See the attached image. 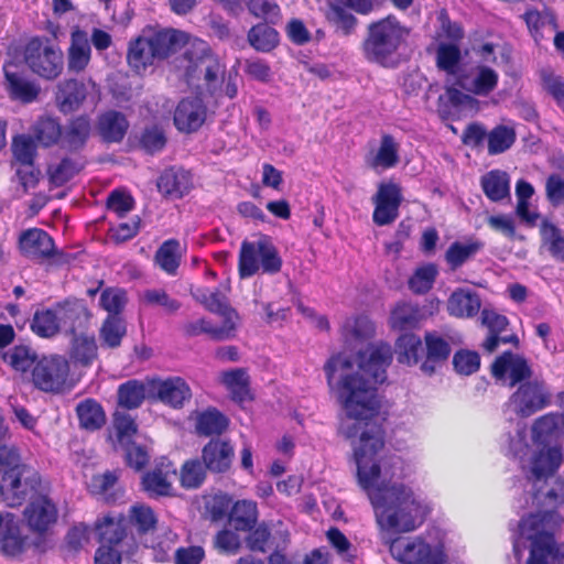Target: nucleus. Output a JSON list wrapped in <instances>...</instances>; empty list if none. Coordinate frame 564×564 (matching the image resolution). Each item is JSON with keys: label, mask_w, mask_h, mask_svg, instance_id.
<instances>
[{"label": "nucleus", "mask_w": 564, "mask_h": 564, "mask_svg": "<svg viewBox=\"0 0 564 564\" xmlns=\"http://www.w3.org/2000/svg\"><path fill=\"white\" fill-rule=\"evenodd\" d=\"M392 359L391 345L381 340L369 344L357 354V370H354V361L339 352L326 361L324 371L329 387H333L336 372H340L336 394L345 421L340 423L339 431L348 440L359 436V446L354 452L359 482L368 490L380 522L411 529V511L415 505L408 488L394 486L370 490L380 471L378 464L370 463L384 447V429L378 423L381 402L377 386L387 380V369Z\"/></svg>", "instance_id": "nucleus-1"}, {"label": "nucleus", "mask_w": 564, "mask_h": 564, "mask_svg": "<svg viewBox=\"0 0 564 564\" xmlns=\"http://www.w3.org/2000/svg\"><path fill=\"white\" fill-rule=\"evenodd\" d=\"M185 32L175 29L148 28L131 39L127 48V63L137 74L165 61L187 43Z\"/></svg>", "instance_id": "nucleus-2"}, {"label": "nucleus", "mask_w": 564, "mask_h": 564, "mask_svg": "<svg viewBox=\"0 0 564 564\" xmlns=\"http://www.w3.org/2000/svg\"><path fill=\"white\" fill-rule=\"evenodd\" d=\"M410 32L393 14L369 23L361 43L364 57L384 68L395 67L399 64V51L405 45Z\"/></svg>", "instance_id": "nucleus-3"}, {"label": "nucleus", "mask_w": 564, "mask_h": 564, "mask_svg": "<svg viewBox=\"0 0 564 564\" xmlns=\"http://www.w3.org/2000/svg\"><path fill=\"white\" fill-rule=\"evenodd\" d=\"M562 522L563 518L556 510L530 513L520 520V533L531 541L527 564H549V556L558 558L564 554V543L557 544L553 532L547 531Z\"/></svg>", "instance_id": "nucleus-4"}, {"label": "nucleus", "mask_w": 564, "mask_h": 564, "mask_svg": "<svg viewBox=\"0 0 564 564\" xmlns=\"http://www.w3.org/2000/svg\"><path fill=\"white\" fill-rule=\"evenodd\" d=\"M24 505L22 521L33 536V545L40 549L53 534L59 517L58 505L53 498V487Z\"/></svg>", "instance_id": "nucleus-5"}, {"label": "nucleus", "mask_w": 564, "mask_h": 564, "mask_svg": "<svg viewBox=\"0 0 564 564\" xmlns=\"http://www.w3.org/2000/svg\"><path fill=\"white\" fill-rule=\"evenodd\" d=\"M282 258L270 236L260 234L257 241L245 239L240 245L238 274L240 279L253 276L261 269L263 273L275 274L281 271Z\"/></svg>", "instance_id": "nucleus-6"}, {"label": "nucleus", "mask_w": 564, "mask_h": 564, "mask_svg": "<svg viewBox=\"0 0 564 564\" xmlns=\"http://www.w3.org/2000/svg\"><path fill=\"white\" fill-rule=\"evenodd\" d=\"M52 487L51 480L34 467L28 466L6 481H0V502L10 508H19Z\"/></svg>", "instance_id": "nucleus-7"}, {"label": "nucleus", "mask_w": 564, "mask_h": 564, "mask_svg": "<svg viewBox=\"0 0 564 564\" xmlns=\"http://www.w3.org/2000/svg\"><path fill=\"white\" fill-rule=\"evenodd\" d=\"M23 62L36 76L54 80L63 73L64 55L48 39L31 37L24 45Z\"/></svg>", "instance_id": "nucleus-8"}, {"label": "nucleus", "mask_w": 564, "mask_h": 564, "mask_svg": "<svg viewBox=\"0 0 564 564\" xmlns=\"http://www.w3.org/2000/svg\"><path fill=\"white\" fill-rule=\"evenodd\" d=\"M389 552L401 564H445L447 560L441 547L431 545L420 536L392 539Z\"/></svg>", "instance_id": "nucleus-9"}, {"label": "nucleus", "mask_w": 564, "mask_h": 564, "mask_svg": "<svg viewBox=\"0 0 564 564\" xmlns=\"http://www.w3.org/2000/svg\"><path fill=\"white\" fill-rule=\"evenodd\" d=\"M69 376V360L62 355H43L31 371L33 386L46 393L63 391Z\"/></svg>", "instance_id": "nucleus-10"}, {"label": "nucleus", "mask_w": 564, "mask_h": 564, "mask_svg": "<svg viewBox=\"0 0 564 564\" xmlns=\"http://www.w3.org/2000/svg\"><path fill=\"white\" fill-rule=\"evenodd\" d=\"M551 403L552 394L546 383L539 379L519 384L509 398L511 409L521 419L535 414Z\"/></svg>", "instance_id": "nucleus-11"}, {"label": "nucleus", "mask_w": 564, "mask_h": 564, "mask_svg": "<svg viewBox=\"0 0 564 564\" xmlns=\"http://www.w3.org/2000/svg\"><path fill=\"white\" fill-rule=\"evenodd\" d=\"M2 73L3 86L11 100L29 105L39 99L41 86L28 75L21 62L4 61Z\"/></svg>", "instance_id": "nucleus-12"}, {"label": "nucleus", "mask_w": 564, "mask_h": 564, "mask_svg": "<svg viewBox=\"0 0 564 564\" xmlns=\"http://www.w3.org/2000/svg\"><path fill=\"white\" fill-rule=\"evenodd\" d=\"M176 469L173 463L162 458L153 468L141 476L140 488L150 499L174 496L173 478Z\"/></svg>", "instance_id": "nucleus-13"}, {"label": "nucleus", "mask_w": 564, "mask_h": 564, "mask_svg": "<svg viewBox=\"0 0 564 564\" xmlns=\"http://www.w3.org/2000/svg\"><path fill=\"white\" fill-rule=\"evenodd\" d=\"M19 250L23 257L37 263L63 256L56 247L52 236L41 228H29L19 236Z\"/></svg>", "instance_id": "nucleus-14"}, {"label": "nucleus", "mask_w": 564, "mask_h": 564, "mask_svg": "<svg viewBox=\"0 0 564 564\" xmlns=\"http://www.w3.org/2000/svg\"><path fill=\"white\" fill-rule=\"evenodd\" d=\"M402 189L393 182H382L372 197L375 205L372 220L378 226L392 224L399 217V208L402 204Z\"/></svg>", "instance_id": "nucleus-15"}, {"label": "nucleus", "mask_w": 564, "mask_h": 564, "mask_svg": "<svg viewBox=\"0 0 564 564\" xmlns=\"http://www.w3.org/2000/svg\"><path fill=\"white\" fill-rule=\"evenodd\" d=\"M491 375L497 380H503L508 375L509 386L518 387L525 381H532L533 371L524 356L507 350L494 360Z\"/></svg>", "instance_id": "nucleus-16"}, {"label": "nucleus", "mask_w": 564, "mask_h": 564, "mask_svg": "<svg viewBox=\"0 0 564 564\" xmlns=\"http://www.w3.org/2000/svg\"><path fill=\"white\" fill-rule=\"evenodd\" d=\"M148 386L151 395L173 409H182L192 398V390L182 377L154 378Z\"/></svg>", "instance_id": "nucleus-17"}, {"label": "nucleus", "mask_w": 564, "mask_h": 564, "mask_svg": "<svg viewBox=\"0 0 564 564\" xmlns=\"http://www.w3.org/2000/svg\"><path fill=\"white\" fill-rule=\"evenodd\" d=\"M207 119V107L198 97L182 98L175 107L173 123L181 133L197 132Z\"/></svg>", "instance_id": "nucleus-18"}, {"label": "nucleus", "mask_w": 564, "mask_h": 564, "mask_svg": "<svg viewBox=\"0 0 564 564\" xmlns=\"http://www.w3.org/2000/svg\"><path fill=\"white\" fill-rule=\"evenodd\" d=\"M235 458V446L229 438L212 437L202 448L200 459L215 475L227 474Z\"/></svg>", "instance_id": "nucleus-19"}, {"label": "nucleus", "mask_w": 564, "mask_h": 564, "mask_svg": "<svg viewBox=\"0 0 564 564\" xmlns=\"http://www.w3.org/2000/svg\"><path fill=\"white\" fill-rule=\"evenodd\" d=\"M423 359L420 369L423 373L432 376L438 368L445 365L452 354L449 337L441 335L436 330L424 334Z\"/></svg>", "instance_id": "nucleus-20"}, {"label": "nucleus", "mask_w": 564, "mask_h": 564, "mask_svg": "<svg viewBox=\"0 0 564 564\" xmlns=\"http://www.w3.org/2000/svg\"><path fill=\"white\" fill-rule=\"evenodd\" d=\"M58 310L61 325L72 336L85 333L89 326L91 313L87 304L82 299H66L56 304Z\"/></svg>", "instance_id": "nucleus-21"}, {"label": "nucleus", "mask_w": 564, "mask_h": 564, "mask_svg": "<svg viewBox=\"0 0 564 564\" xmlns=\"http://www.w3.org/2000/svg\"><path fill=\"white\" fill-rule=\"evenodd\" d=\"M481 323L488 328L489 333L481 345L485 351L489 354L494 352L498 348L499 344L519 345V338L517 335H502L509 326V321L505 315H501L494 310L484 308L481 311Z\"/></svg>", "instance_id": "nucleus-22"}, {"label": "nucleus", "mask_w": 564, "mask_h": 564, "mask_svg": "<svg viewBox=\"0 0 564 564\" xmlns=\"http://www.w3.org/2000/svg\"><path fill=\"white\" fill-rule=\"evenodd\" d=\"M130 128L127 116L115 109L100 112L96 121V132L106 144L121 143Z\"/></svg>", "instance_id": "nucleus-23"}, {"label": "nucleus", "mask_w": 564, "mask_h": 564, "mask_svg": "<svg viewBox=\"0 0 564 564\" xmlns=\"http://www.w3.org/2000/svg\"><path fill=\"white\" fill-rule=\"evenodd\" d=\"M156 187L163 197L180 199L192 188V176L181 167L170 166L158 177Z\"/></svg>", "instance_id": "nucleus-24"}, {"label": "nucleus", "mask_w": 564, "mask_h": 564, "mask_svg": "<svg viewBox=\"0 0 564 564\" xmlns=\"http://www.w3.org/2000/svg\"><path fill=\"white\" fill-rule=\"evenodd\" d=\"M100 544L118 546L128 535V520L122 513H107L95 523Z\"/></svg>", "instance_id": "nucleus-25"}, {"label": "nucleus", "mask_w": 564, "mask_h": 564, "mask_svg": "<svg viewBox=\"0 0 564 564\" xmlns=\"http://www.w3.org/2000/svg\"><path fill=\"white\" fill-rule=\"evenodd\" d=\"M563 463V453L560 446H547L539 449L531 458V479L540 481L556 474Z\"/></svg>", "instance_id": "nucleus-26"}, {"label": "nucleus", "mask_w": 564, "mask_h": 564, "mask_svg": "<svg viewBox=\"0 0 564 564\" xmlns=\"http://www.w3.org/2000/svg\"><path fill=\"white\" fill-rule=\"evenodd\" d=\"M120 469L106 470L90 478L89 492L107 503H113L123 497L124 490L119 486Z\"/></svg>", "instance_id": "nucleus-27"}, {"label": "nucleus", "mask_w": 564, "mask_h": 564, "mask_svg": "<svg viewBox=\"0 0 564 564\" xmlns=\"http://www.w3.org/2000/svg\"><path fill=\"white\" fill-rule=\"evenodd\" d=\"M87 88L84 82L67 78L58 83L55 96L61 112L67 115L77 110L86 100Z\"/></svg>", "instance_id": "nucleus-28"}, {"label": "nucleus", "mask_w": 564, "mask_h": 564, "mask_svg": "<svg viewBox=\"0 0 564 564\" xmlns=\"http://www.w3.org/2000/svg\"><path fill=\"white\" fill-rule=\"evenodd\" d=\"M91 59V47L87 33L76 29L70 33V44L67 47V69L80 74L86 70Z\"/></svg>", "instance_id": "nucleus-29"}, {"label": "nucleus", "mask_w": 564, "mask_h": 564, "mask_svg": "<svg viewBox=\"0 0 564 564\" xmlns=\"http://www.w3.org/2000/svg\"><path fill=\"white\" fill-rule=\"evenodd\" d=\"M30 545L29 535L24 534L17 520L6 521L0 532V553L8 558L22 555Z\"/></svg>", "instance_id": "nucleus-30"}, {"label": "nucleus", "mask_w": 564, "mask_h": 564, "mask_svg": "<svg viewBox=\"0 0 564 564\" xmlns=\"http://www.w3.org/2000/svg\"><path fill=\"white\" fill-rule=\"evenodd\" d=\"M93 131L91 119L87 115L70 118L63 133V147L72 152L83 150Z\"/></svg>", "instance_id": "nucleus-31"}, {"label": "nucleus", "mask_w": 564, "mask_h": 564, "mask_svg": "<svg viewBox=\"0 0 564 564\" xmlns=\"http://www.w3.org/2000/svg\"><path fill=\"white\" fill-rule=\"evenodd\" d=\"M564 433V413L550 412L538 417L532 424V440L549 445Z\"/></svg>", "instance_id": "nucleus-32"}, {"label": "nucleus", "mask_w": 564, "mask_h": 564, "mask_svg": "<svg viewBox=\"0 0 564 564\" xmlns=\"http://www.w3.org/2000/svg\"><path fill=\"white\" fill-rule=\"evenodd\" d=\"M480 307V296L469 289L455 290L447 301L448 314L458 318H471L478 314Z\"/></svg>", "instance_id": "nucleus-33"}, {"label": "nucleus", "mask_w": 564, "mask_h": 564, "mask_svg": "<svg viewBox=\"0 0 564 564\" xmlns=\"http://www.w3.org/2000/svg\"><path fill=\"white\" fill-rule=\"evenodd\" d=\"M220 382L229 391L231 400L236 403L242 404L253 400L247 369L235 368L223 371L220 373Z\"/></svg>", "instance_id": "nucleus-34"}, {"label": "nucleus", "mask_w": 564, "mask_h": 564, "mask_svg": "<svg viewBox=\"0 0 564 564\" xmlns=\"http://www.w3.org/2000/svg\"><path fill=\"white\" fill-rule=\"evenodd\" d=\"M399 161V143L389 133H383L378 150L366 156L367 166L375 171L392 169Z\"/></svg>", "instance_id": "nucleus-35"}, {"label": "nucleus", "mask_w": 564, "mask_h": 564, "mask_svg": "<svg viewBox=\"0 0 564 564\" xmlns=\"http://www.w3.org/2000/svg\"><path fill=\"white\" fill-rule=\"evenodd\" d=\"M68 356L74 366L90 367L98 359V345L95 335L82 333L73 336Z\"/></svg>", "instance_id": "nucleus-36"}, {"label": "nucleus", "mask_w": 564, "mask_h": 564, "mask_svg": "<svg viewBox=\"0 0 564 564\" xmlns=\"http://www.w3.org/2000/svg\"><path fill=\"white\" fill-rule=\"evenodd\" d=\"M422 313L417 305L409 302H399L392 308L389 317V326L395 332L413 333L420 327Z\"/></svg>", "instance_id": "nucleus-37"}, {"label": "nucleus", "mask_w": 564, "mask_h": 564, "mask_svg": "<svg viewBox=\"0 0 564 564\" xmlns=\"http://www.w3.org/2000/svg\"><path fill=\"white\" fill-rule=\"evenodd\" d=\"M75 412L79 427L87 432L98 431L107 422L102 405L94 398H86L78 402Z\"/></svg>", "instance_id": "nucleus-38"}, {"label": "nucleus", "mask_w": 564, "mask_h": 564, "mask_svg": "<svg viewBox=\"0 0 564 564\" xmlns=\"http://www.w3.org/2000/svg\"><path fill=\"white\" fill-rule=\"evenodd\" d=\"M39 359L36 350L25 344L14 345L2 355L3 362L21 376L31 375Z\"/></svg>", "instance_id": "nucleus-39"}, {"label": "nucleus", "mask_w": 564, "mask_h": 564, "mask_svg": "<svg viewBox=\"0 0 564 564\" xmlns=\"http://www.w3.org/2000/svg\"><path fill=\"white\" fill-rule=\"evenodd\" d=\"M484 246L482 241L474 238H470L465 242L454 241L445 252V261L452 271H456L466 262L474 259L476 254L484 249Z\"/></svg>", "instance_id": "nucleus-40"}, {"label": "nucleus", "mask_w": 564, "mask_h": 564, "mask_svg": "<svg viewBox=\"0 0 564 564\" xmlns=\"http://www.w3.org/2000/svg\"><path fill=\"white\" fill-rule=\"evenodd\" d=\"M258 505L253 500L241 499L232 503L229 521L238 532H247L258 523Z\"/></svg>", "instance_id": "nucleus-41"}, {"label": "nucleus", "mask_w": 564, "mask_h": 564, "mask_svg": "<svg viewBox=\"0 0 564 564\" xmlns=\"http://www.w3.org/2000/svg\"><path fill=\"white\" fill-rule=\"evenodd\" d=\"M184 334L188 337H195L200 334H207L213 340L223 341L235 337L236 325L234 322L225 321L221 326H214L205 318L189 322L183 327Z\"/></svg>", "instance_id": "nucleus-42"}, {"label": "nucleus", "mask_w": 564, "mask_h": 564, "mask_svg": "<svg viewBox=\"0 0 564 564\" xmlns=\"http://www.w3.org/2000/svg\"><path fill=\"white\" fill-rule=\"evenodd\" d=\"M229 419L216 408H208L196 419V432L206 437H220L229 427Z\"/></svg>", "instance_id": "nucleus-43"}, {"label": "nucleus", "mask_w": 564, "mask_h": 564, "mask_svg": "<svg viewBox=\"0 0 564 564\" xmlns=\"http://www.w3.org/2000/svg\"><path fill=\"white\" fill-rule=\"evenodd\" d=\"M414 333L401 334L395 340V352L400 364L415 366L423 359V344Z\"/></svg>", "instance_id": "nucleus-44"}, {"label": "nucleus", "mask_w": 564, "mask_h": 564, "mask_svg": "<svg viewBox=\"0 0 564 564\" xmlns=\"http://www.w3.org/2000/svg\"><path fill=\"white\" fill-rule=\"evenodd\" d=\"M34 139L44 148L57 144L63 140V127L55 117L40 116L32 128Z\"/></svg>", "instance_id": "nucleus-45"}, {"label": "nucleus", "mask_w": 564, "mask_h": 564, "mask_svg": "<svg viewBox=\"0 0 564 564\" xmlns=\"http://www.w3.org/2000/svg\"><path fill=\"white\" fill-rule=\"evenodd\" d=\"M138 148L145 154L155 155L162 152L167 144V135L161 123L144 126L137 137Z\"/></svg>", "instance_id": "nucleus-46"}, {"label": "nucleus", "mask_w": 564, "mask_h": 564, "mask_svg": "<svg viewBox=\"0 0 564 564\" xmlns=\"http://www.w3.org/2000/svg\"><path fill=\"white\" fill-rule=\"evenodd\" d=\"M30 328L40 338H52L61 330L58 310H36L30 322Z\"/></svg>", "instance_id": "nucleus-47"}, {"label": "nucleus", "mask_w": 564, "mask_h": 564, "mask_svg": "<svg viewBox=\"0 0 564 564\" xmlns=\"http://www.w3.org/2000/svg\"><path fill=\"white\" fill-rule=\"evenodd\" d=\"M539 231L542 247L547 250L554 260L564 263V234L562 229L545 218L541 221Z\"/></svg>", "instance_id": "nucleus-48"}, {"label": "nucleus", "mask_w": 564, "mask_h": 564, "mask_svg": "<svg viewBox=\"0 0 564 564\" xmlns=\"http://www.w3.org/2000/svg\"><path fill=\"white\" fill-rule=\"evenodd\" d=\"M126 518L128 527H133L139 535H147L156 530L158 517L154 510L144 503L131 506Z\"/></svg>", "instance_id": "nucleus-49"}, {"label": "nucleus", "mask_w": 564, "mask_h": 564, "mask_svg": "<svg viewBox=\"0 0 564 564\" xmlns=\"http://www.w3.org/2000/svg\"><path fill=\"white\" fill-rule=\"evenodd\" d=\"M127 334V325L121 316L108 314L99 329V338L104 347L116 349L120 347Z\"/></svg>", "instance_id": "nucleus-50"}, {"label": "nucleus", "mask_w": 564, "mask_h": 564, "mask_svg": "<svg viewBox=\"0 0 564 564\" xmlns=\"http://www.w3.org/2000/svg\"><path fill=\"white\" fill-rule=\"evenodd\" d=\"M484 194L491 202H500L509 195V177L506 172L492 170L480 178Z\"/></svg>", "instance_id": "nucleus-51"}, {"label": "nucleus", "mask_w": 564, "mask_h": 564, "mask_svg": "<svg viewBox=\"0 0 564 564\" xmlns=\"http://www.w3.org/2000/svg\"><path fill=\"white\" fill-rule=\"evenodd\" d=\"M180 241L175 238L165 240L155 252V262L169 275H175L181 264Z\"/></svg>", "instance_id": "nucleus-52"}, {"label": "nucleus", "mask_w": 564, "mask_h": 564, "mask_svg": "<svg viewBox=\"0 0 564 564\" xmlns=\"http://www.w3.org/2000/svg\"><path fill=\"white\" fill-rule=\"evenodd\" d=\"M460 46L456 43L440 42L435 48V65L438 70L455 75L462 62Z\"/></svg>", "instance_id": "nucleus-53"}, {"label": "nucleus", "mask_w": 564, "mask_h": 564, "mask_svg": "<svg viewBox=\"0 0 564 564\" xmlns=\"http://www.w3.org/2000/svg\"><path fill=\"white\" fill-rule=\"evenodd\" d=\"M278 31L269 22L258 23L248 32L249 44L259 52H270L279 44Z\"/></svg>", "instance_id": "nucleus-54"}, {"label": "nucleus", "mask_w": 564, "mask_h": 564, "mask_svg": "<svg viewBox=\"0 0 564 564\" xmlns=\"http://www.w3.org/2000/svg\"><path fill=\"white\" fill-rule=\"evenodd\" d=\"M208 471L200 458L187 459L180 470V484L184 489H197L205 482Z\"/></svg>", "instance_id": "nucleus-55"}, {"label": "nucleus", "mask_w": 564, "mask_h": 564, "mask_svg": "<svg viewBox=\"0 0 564 564\" xmlns=\"http://www.w3.org/2000/svg\"><path fill=\"white\" fill-rule=\"evenodd\" d=\"M499 84V74L488 65H478L468 90L476 96L487 97Z\"/></svg>", "instance_id": "nucleus-56"}, {"label": "nucleus", "mask_w": 564, "mask_h": 564, "mask_svg": "<svg viewBox=\"0 0 564 564\" xmlns=\"http://www.w3.org/2000/svg\"><path fill=\"white\" fill-rule=\"evenodd\" d=\"M437 274L436 264L425 263L414 270L408 280V288L415 295H424L432 290Z\"/></svg>", "instance_id": "nucleus-57"}, {"label": "nucleus", "mask_w": 564, "mask_h": 564, "mask_svg": "<svg viewBox=\"0 0 564 564\" xmlns=\"http://www.w3.org/2000/svg\"><path fill=\"white\" fill-rule=\"evenodd\" d=\"M438 28L435 32L434 40L446 43H456L459 45L465 37V30L460 22L453 21L446 10H442L438 15Z\"/></svg>", "instance_id": "nucleus-58"}, {"label": "nucleus", "mask_w": 564, "mask_h": 564, "mask_svg": "<svg viewBox=\"0 0 564 564\" xmlns=\"http://www.w3.org/2000/svg\"><path fill=\"white\" fill-rule=\"evenodd\" d=\"M375 330L376 326L368 316L358 315L346 318L341 326V336L346 340H365L371 338Z\"/></svg>", "instance_id": "nucleus-59"}, {"label": "nucleus", "mask_w": 564, "mask_h": 564, "mask_svg": "<svg viewBox=\"0 0 564 564\" xmlns=\"http://www.w3.org/2000/svg\"><path fill=\"white\" fill-rule=\"evenodd\" d=\"M517 133L512 127L498 124L488 132V154L497 155L508 151L516 142Z\"/></svg>", "instance_id": "nucleus-60"}, {"label": "nucleus", "mask_w": 564, "mask_h": 564, "mask_svg": "<svg viewBox=\"0 0 564 564\" xmlns=\"http://www.w3.org/2000/svg\"><path fill=\"white\" fill-rule=\"evenodd\" d=\"M145 399L144 383L133 379L121 383L118 388V402L127 409H138Z\"/></svg>", "instance_id": "nucleus-61"}, {"label": "nucleus", "mask_w": 564, "mask_h": 564, "mask_svg": "<svg viewBox=\"0 0 564 564\" xmlns=\"http://www.w3.org/2000/svg\"><path fill=\"white\" fill-rule=\"evenodd\" d=\"M28 466L22 462L20 452L15 446H0V481H6L9 475H14Z\"/></svg>", "instance_id": "nucleus-62"}, {"label": "nucleus", "mask_w": 564, "mask_h": 564, "mask_svg": "<svg viewBox=\"0 0 564 564\" xmlns=\"http://www.w3.org/2000/svg\"><path fill=\"white\" fill-rule=\"evenodd\" d=\"M11 150L14 160L20 165H32L36 156V143L31 135L18 134L13 137Z\"/></svg>", "instance_id": "nucleus-63"}, {"label": "nucleus", "mask_w": 564, "mask_h": 564, "mask_svg": "<svg viewBox=\"0 0 564 564\" xmlns=\"http://www.w3.org/2000/svg\"><path fill=\"white\" fill-rule=\"evenodd\" d=\"M126 465L135 471H142L150 462V453L147 446L134 441L123 444Z\"/></svg>", "instance_id": "nucleus-64"}]
</instances>
